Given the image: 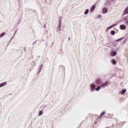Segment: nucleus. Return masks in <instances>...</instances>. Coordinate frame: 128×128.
I'll return each instance as SVG.
<instances>
[{
	"label": "nucleus",
	"mask_w": 128,
	"mask_h": 128,
	"mask_svg": "<svg viewBox=\"0 0 128 128\" xmlns=\"http://www.w3.org/2000/svg\"><path fill=\"white\" fill-rule=\"evenodd\" d=\"M126 92V89H124L122 90L120 92L121 94H124Z\"/></svg>",
	"instance_id": "9"
},
{
	"label": "nucleus",
	"mask_w": 128,
	"mask_h": 128,
	"mask_svg": "<svg viewBox=\"0 0 128 128\" xmlns=\"http://www.w3.org/2000/svg\"><path fill=\"white\" fill-rule=\"evenodd\" d=\"M102 80H100V78H98L96 79V84H102Z\"/></svg>",
	"instance_id": "2"
},
{
	"label": "nucleus",
	"mask_w": 128,
	"mask_h": 128,
	"mask_svg": "<svg viewBox=\"0 0 128 128\" xmlns=\"http://www.w3.org/2000/svg\"><path fill=\"white\" fill-rule=\"evenodd\" d=\"M120 30H126V27L125 26L124 24H121L120 26Z\"/></svg>",
	"instance_id": "5"
},
{
	"label": "nucleus",
	"mask_w": 128,
	"mask_h": 128,
	"mask_svg": "<svg viewBox=\"0 0 128 128\" xmlns=\"http://www.w3.org/2000/svg\"><path fill=\"white\" fill-rule=\"evenodd\" d=\"M90 86L92 90H94L96 88V85L94 84H91Z\"/></svg>",
	"instance_id": "6"
},
{
	"label": "nucleus",
	"mask_w": 128,
	"mask_h": 128,
	"mask_svg": "<svg viewBox=\"0 0 128 128\" xmlns=\"http://www.w3.org/2000/svg\"><path fill=\"white\" fill-rule=\"evenodd\" d=\"M111 62H112V64H116V61L114 60V59H112L111 60Z\"/></svg>",
	"instance_id": "12"
},
{
	"label": "nucleus",
	"mask_w": 128,
	"mask_h": 128,
	"mask_svg": "<svg viewBox=\"0 0 128 128\" xmlns=\"http://www.w3.org/2000/svg\"><path fill=\"white\" fill-rule=\"evenodd\" d=\"M108 10V8H104L102 10V12L103 14H106Z\"/></svg>",
	"instance_id": "4"
},
{
	"label": "nucleus",
	"mask_w": 128,
	"mask_h": 128,
	"mask_svg": "<svg viewBox=\"0 0 128 128\" xmlns=\"http://www.w3.org/2000/svg\"><path fill=\"white\" fill-rule=\"evenodd\" d=\"M4 34H6V32H3L2 33L0 36V38H2V36H4Z\"/></svg>",
	"instance_id": "17"
},
{
	"label": "nucleus",
	"mask_w": 128,
	"mask_h": 128,
	"mask_svg": "<svg viewBox=\"0 0 128 128\" xmlns=\"http://www.w3.org/2000/svg\"><path fill=\"white\" fill-rule=\"evenodd\" d=\"M68 40H70V38H68Z\"/></svg>",
	"instance_id": "21"
},
{
	"label": "nucleus",
	"mask_w": 128,
	"mask_h": 128,
	"mask_svg": "<svg viewBox=\"0 0 128 128\" xmlns=\"http://www.w3.org/2000/svg\"><path fill=\"white\" fill-rule=\"evenodd\" d=\"M108 86V82L106 81L104 84H102L100 86H98V88H96V90L97 91H98V90H100L101 88H104V86Z\"/></svg>",
	"instance_id": "1"
},
{
	"label": "nucleus",
	"mask_w": 128,
	"mask_h": 128,
	"mask_svg": "<svg viewBox=\"0 0 128 128\" xmlns=\"http://www.w3.org/2000/svg\"><path fill=\"white\" fill-rule=\"evenodd\" d=\"M110 34H112V36H114V34H116V32L114 31V30H112L110 32Z\"/></svg>",
	"instance_id": "15"
},
{
	"label": "nucleus",
	"mask_w": 128,
	"mask_h": 128,
	"mask_svg": "<svg viewBox=\"0 0 128 128\" xmlns=\"http://www.w3.org/2000/svg\"><path fill=\"white\" fill-rule=\"evenodd\" d=\"M6 86V82H4L0 84V88H2V86Z\"/></svg>",
	"instance_id": "7"
},
{
	"label": "nucleus",
	"mask_w": 128,
	"mask_h": 128,
	"mask_svg": "<svg viewBox=\"0 0 128 128\" xmlns=\"http://www.w3.org/2000/svg\"><path fill=\"white\" fill-rule=\"evenodd\" d=\"M104 114H106V112H105L104 111L102 112L101 113V114H100V116H104Z\"/></svg>",
	"instance_id": "18"
},
{
	"label": "nucleus",
	"mask_w": 128,
	"mask_h": 128,
	"mask_svg": "<svg viewBox=\"0 0 128 128\" xmlns=\"http://www.w3.org/2000/svg\"><path fill=\"white\" fill-rule=\"evenodd\" d=\"M96 5H92L90 10V12H94V8H96Z\"/></svg>",
	"instance_id": "3"
},
{
	"label": "nucleus",
	"mask_w": 128,
	"mask_h": 128,
	"mask_svg": "<svg viewBox=\"0 0 128 128\" xmlns=\"http://www.w3.org/2000/svg\"><path fill=\"white\" fill-rule=\"evenodd\" d=\"M111 54L112 56H116V51H113L111 52Z\"/></svg>",
	"instance_id": "11"
},
{
	"label": "nucleus",
	"mask_w": 128,
	"mask_h": 128,
	"mask_svg": "<svg viewBox=\"0 0 128 128\" xmlns=\"http://www.w3.org/2000/svg\"><path fill=\"white\" fill-rule=\"evenodd\" d=\"M115 24H113L111 26H110V27L107 28L106 30H110V28H114V26Z\"/></svg>",
	"instance_id": "13"
},
{
	"label": "nucleus",
	"mask_w": 128,
	"mask_h": 128,
	"mask_svg": "<svg viewBox=\"0 0 128 128\" xmlns=\"http://www.w3.org/2000/svg\"><path fill=\"white\" fill-rule=\"evenodd\" d=\"M44 28H46V26H44Z\"/></svg>",
	"instance_id": "20"
},
{
	"label": "nucleus",
	"mask_w": 128,
	"mask_h": 128,
	"mask_svg": "<svg viewBox=\"0 0 128 128\" xmlns=\"http://www.w3.org/2000/svg\"><path fill=\"white\" fill-rule=\"evenodd\" d=\"M43 112L42 111L40 110L39 112V116H40L42 114Z\"/></svg>",
	"instance_id": "19"
},
{
	"label": "nucleus",
	"mask_w": 128,
	"mask_h": 128,
	"mask_svg": "<svg viewBox=\"0 0 128 128\" xmlns=\"http://www.w3.org/2000/svg\"><path fill=\"white\" fill-rule=\"evenodd\" d=\"M123 38H120L116 40V42H120V40H122Z\"/></svg>",
	"instance_id": "16"
},
{
	"label": "nucleus",
	"mask_w": 128,
	"mask_h": 128,
	"mask_svg": "<svg viewBox=\"0 0 128 128\" xmlns=\"http://www.w3.org/2000/svg\"><path fill=\"white\" fill-rule=\"evenodd\" d=\"M124 14H128V6L125 9L124 11Z\"/></svg>",
	"instance_id": "8"
},
{
	"label": "nucleus",
	"mask_w": 128,
	"mask_h": 128,
	"mask_svg": "<svg viewBox=\"0 0 128 128\" xmlns=\"http://www.w3.org/2000/svg\"><path fill=\"white\" fill-rule=\"evenodd\" d=\"M125 22H126V24H128V16H126L125 17Z\"/></svg>",
	"instance_id": "10"
},
{
	"label": "nucleus",
	"mask_w": 128,
	"mask_h": 128,
	"mask_svg": "<svg viewBox=\"0 0 128 128\" xmlns=\"http://www.w3.org/2000/svg\"><path fill=\"white\" fill-rule=\"evenodd\" d=\"M89 12H90V10L88 9L86 10L84 12V14H88Z\"/></svg>",
	"instance_id": "14"
}]
</instances>
